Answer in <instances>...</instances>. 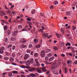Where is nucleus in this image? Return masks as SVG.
<instances>
[{
  "label": "nucleus",
  "instance_id": "nucleus-45",
  "mask_svg": "<svg viewBox=\"0 0 77 77\" xmlns=\"http://www.w3.org/2000/svg\"><path fill=\"white\" fill-rule=\"evenodd\" d=\"M27 29H26V28H24L22 30V31H27Z\"/></svg>",
  "mask_w": 77,
  "mask_h": 77
},
{
  "label": "nucleus",
  "instance_id": "nucleus-32",
  "mask_svg": "<svg viewBox=\"0 0 77 77\" xmlns=\"http://www.w3.org/2000/svg\"><path fill=\"white\" fill-rule=\"evenodd\" d=\"M53 65L54 66V67H52L51 68V69H54V68H56V66H55V65L54 63Z\"/></svg>",
  "mask_w": 77,
  "mask_h": 77
},
{
  "label": "nucleus",
  "instance_id": "nucleus-5",
  "mask_svg": "<svg viewBox=\"0 0 77 77\" xmlns=\"http://www.w3.org/2000/svg\"><path fill=\"white\" fill-rule=\"evenodd\" d=\"M18 33V32L17 31H16L13 32V33H12V36H17Z\"/></svg>",
  "mask_w": 77,
  "mask_h": 77
},
{
  "label": "nucleus",
  "instance_id": "nucleus-33",
  "mask_svg": "<svg viewBox=\"0 0 77 77\" xmlns=\"http://www.w3.org/2000/svg\"><path fill=\"white\" fill-rule=\"evenodd\" d=\"M66 47L68 45L69 46H70L71 45V44L69 43H67L66 44Z\"/></svg>",
  "mask_w": 77,
  "mask_h": 77
},
{
  "label": "nucleus",
  "instance_id": "nucleus-10",
  "mask_svg": "<svg viewBox=\"0 0 77 77\" xmlns=\"http://www.w3.org/2000/svg\"><path fill=\"white\" fill-rule=\"evenodd\" d=\"M6 15V14H5V13L4 11H0V15L3 16V15Z\"/></svg>",
  "mask_w": 77,
  "mask_h": 77
},
{
  "label": "nucleus",
  "instance_id": "nucleus-40",
  "mask_svg": "<svg viewBox=\"0 0 77 77\" xmlns=\"http://www.w3.org/2000/svg\"><path fill=\"white\" fill-rule=\"evenodd\" d=\"M30 52H31V51L29 50H27L26 51V52L27 53H30Z\"/></svg>",
  "mask_w": 77,
  "mask_h": 77
},
{
  "label": "nucleus",
  "instance_id": "nucleus-54",
  "mask_svg": "<svg viewBox=\"0 0 77 77\" xmlns=\"http://www.w3.org/2000/svg\"><path fill=\"white\" fill-rule=\"evenodd\" d=\"M50 9H54V7L53 6L51 5L50 7Z\"/></svg>",
  "mask_w": 77,
  "mask_h": 77
},
{
  "label": "nucleus",
  "instance_id": "nucleus-19",
  "mask_svg": "<svg viewBox=\"0 0 77 77\" xmlns=\"http://www.w3.org/2000/svg\"><path fill=\"white\" fill-rule=\"evenodd\" d=\"M56 36H57V38H60V35L58 33H56Z\"/></svg>",
  "mask_w": 77,
  "mask_h": 77
},
{
  "label": "nucleus",
  "instance_id": "nucleus-41",
  "mask_svg": "<svg viewBox=\"0 0 77 77\" xmlns=\"http://www.w3.org/2000/svg\"><path fill=\"white\" fill-rule=\"evenodd\" d=\"M8 76L10 77H12V73H10L8 74Z\"/></svg>",
  "mask_w": 77,
  "mask_h": 77
},
{
  "label": "nucleus",
  "instance_id": "nucleus-57",
  "mask_svg": "<svg viewBox=\"0 0 77 77\" xmlns=\"http://www.w3.org/2000/svg\"><path fill=\"white\" fill-rule=\"evenodd\" d=\"M8 38H6L5 39V42H8Z\"/></svg>",
  "mask_w": 77,
  "mask_h": 77
},
{
  "label": "nucleus",
  "instance_id": "nucleus-26",
  "mask_svg": "<svg viewBox=\"0 0 77 77\" xmlns=\"http://www.w3.org/2000/svg\"><path fill=\"white\" fill-rule=\"evenodd\" d=\"M36 48H40L41 47V45H37L35 46Z\"/></svg>",
  "mask_w": 77,
  "mask_h": 77
},
{
  "label": "nucleus",
  "instance_id": "nucleus-56",
  "mask_svg": "<svg viewBox=\"0 0 77 77\" xmlns=\"http://www.w3.org/2000/svg\"><path fill=\"white\" fill-rule=\"evenodd\" d=\"M12 46V45H10L8 46V48H10V47H11Z\"/></svg>",
  "mask_w": 77,
  "mask_h": 77
},
{
  "label": "nucleus",
  "instance_id": "nucleus-43",
  "mask_svg": "<svg viewBox=\"0 0 77 77\" xmlns=\"http://www.w3.org/2000/svg\"><path fill=\"white\" fill-rule=\"evenodd\" d=\"M4 59H5V60H8V59H9V58L7 57H4Z\"/></svg>",
  "mask_w": 77,
  "mask_h": 77
},
{
  "label": "nucleus",
  "instance_id": "nucleus-28",
  "mask_svg": "<svg viewBox=\"0 0 77 77\" xmlns=\"http://www.w3.org/2000/svg\"><path fill=\"white\" fill-rule=\"evenodd\" d=\"M35 57H38V54L37 53H35L34 54Z\"/></svg>",
  "mask_w": 77,
  "mask_h": 77
},
{
  "label": "nucleus",
  "instance_id": "nucleus-20",
  "mask_svg": "<svg viewBox=\"0 0 77 77\" xmlns=\"http://www.w3.org/2000/svg\"><path fill=\"white\" fill-rule=\"evenodd\" d=\"M34 41L35 44H37L38 42V39H35L34 40Z\"/></svg>",
  "mask_w": 77,
  "mask_h": 77
},
{
  "label": "nucleus",
  "instance_id": "nucleus-16",
  "mask_svg": "<svg viewBox=\"0 0 77 77\" xmlns=\"http://www.w3.org/2000/svg\"><path fill=\"white\" fill-rule=\"evenodd\" d=\"M27 23H28V24H29V27H30L31 28H32V26H31V25L32 24V22H30L27 21Z\"/></svg>",
  "mask_w": 77,
  "mask_h": 77
},
{
  "label": "nucleus",
  "instance_id": "nucleus-47",
  "mask_svg": "<svg viewBox=\"0 0 77 77\" xmlns=\"http://www.w3.org/2000/svg\"><path fill=\"white\" fill-rule=\"evenodd\" d=\"M54 5H57V4H58V2H57V1H55L54 2Z\"/></svg>",
  "mask_w": 77,
  "mask_h": 77
},
{
  "label": "nucleus",
  "instance_id": "nucleus-12",
  "mask_svg": "<svg viewBox=\"0 0 77 77\" xmlns=\"http://www.w3.org/2000/svg\"><path fill=\"white\" fill-rule=\"evenodd\" d=\"M12 73L13 74H18V72L15 71V70H14L12 72Z\"/></svg>",
  "mask_w": 77,
  "mask_h": 77
},
{
  "label": "nucleus",
  "instance_id": "nucleus-14",
  "mask_svg": "<svg viewBox=\"0 0 77 77\" xmlns=\"http://www.w3.org/2000/svg\"><path fill=\"white\" fill-rule=\"evenodd\" d=\"M37 70L38 73H41V69L40 68H38L37 69Z\"/></svg>",
  "mask_w": 77,
  "mask_h": 77
},
{
  "label": "nucleus",
  "instance_id": "nucleus-63",
  "mask_svg": "<svg viewBox=\"0 0 77 77\" xmlns=\"http://www.w3.org/2000/svg\"><path fill=\"white\" fill-rule=\"evenodd\" d=\"M61 31L63 32L64 31L63 29V28H61Z\"/></svg>",
  "mask_w": 77,
  "mask_h": 77
},
{
  "label": "nucleus",
  "instance_id": "nucleus-17",
  "mask_svg": "<svg viewBox=\"0 0 77 77\" xmlns=\"http://www.w3.org/2000/svg\"><path fill=\"white\" fill-rule=\"evenodd\" d=\"M33 70H35V69L34 68H31L30 69H29V71L32 72Z\"/></svg>",
  "mask_w": 77,
  "mask_h": 77
},
{
  "label": "nucleus",
  "instance_id": "nucleus-53",
  "mask_svg": "<svg viewBox=\"0 0 77 77\" xmlns=\"http://www.w3.org/2000/svg\"><path fill=\"white\" fill-rule=\"evenodd\" d=\"M61 56H62V57H65V55L63 54H61Z\"/></svg>",
  "mask_w": 77,
  "mask_h": 77
},
{
  "label": "nucleus",
  "instance_id": "nucleus-2",
  "mask_svg": "<svg viewBox=\"0 0 77 77\" xmlns=\"http://www.w3.org/2000/svg\"><path fill=\"white\" fill-rule=\"evenodd\" d=\"M20 67V68H26V69H29V68H30V67L29 66H25L23 65H19Z\"/></svg>",
  "mask_w": 77,
  "mask_h": 77
},
{
  "label": "nucleus",
  "instance_id": "nucleus-29",
  "mask_svg": "<svg viewBox=\"0 0 77 77\" xmlns=\"http://www.w3.org/2000/svg\"><path fill=\"white\" fill-rule=\"evenodd\" d=\"M7 34L8 35H10V34H11V32H10V30H8L7 31Z\"/></svg>",
  "mask_w": 77,
  "mask_h": 77
},
{
  "label": "nucleus",
  "instance_id": "nucleus-25",
  "mask_svg": "<svg viewBox=\"0 0 77 77\" xmlns=\"http://www.w3.org/2000/svg\"><path fill=\"white\" fill-rule=\"evenodd\" d=\"M14 59L13 58L11 57L10 60V62H13V61H14Z\"/></svg>",
  "mask_w": 77,
  "mask_h": 77
},
{
  "label": "nucleus",
  "instance_id": "nucleus-23",
  "mask_svg": "<svg viewBox=\"0 0 77 77\" xmlns=\"http://www.w3.org/2000/svg\"><path fill=\"white\" fill-rule=\"evenodd\" d=\"M22 28L23 26H22V25H20L18 26V28L19 29H22Z\"/></svg>",
  "mask_w": 77,
  "mask_h": 77
},
{
  "label": "nucleus",
  "instance_id": "nucleus-3",
  "mask_svg": "<svg viewBox=\"0 0 77 77\" xmlns=\"http://www.w3.org/2000/svg\"><path fill=\"white\" fill-rule=\"evenodd\" d=\"M48 33H44L42 34V36H43L44 38H48L49 39H50V37H48Z\"/></svg>",
  "mask_w": 77,
  "mask_h": 77
},
{
  "label": "nucleus",
  "instance_id": "nucleus-8",
  "mask_svg": "<svg viewBox=\"0 0 77 77\" xmlns=\"http://www.w3.org/2000/svg\"><path fill=\"white\" fill-rule=\"evenodd\" d=\"M36 77V75H35V74L32 73L30 74L29 75V76L28 77Z\"/></svg>",
  "mask_w": 77,
  "mask_h": 77
},
{
  "label": "nucleus",
  "instance_id": "nucleus-58",
  "mask_svg": "<svg viewBox=\"0 0 77 77\" xmlns=\"http://www.w3.org/2000/svg\"><path fill=\"white\" fill-rule=\"evenodd\" d=\"M32 45H29V48H32Z\"/></svg>",
  "mask_w": 77,
  "mask_h": 77
},
{
  "label": "nucleus",
  "instance_id": "nucleus-4",
  "mask_svg": "<svg viewBox=\"0 0 77 77\" xmlns=\"http://www.w3.org/2000/svg\"><path fill=\"white\" fill-rule=\"evenodd\" d=\"M30 57V55L27 54H26L25 55V57H24V60H27V59Z\"/></svg>",
  "mask_w": 77,
  "mask_h": 77
},
{
  "label": "nucleus",
  "instance_id": "nucleus-59",
  "mask_svg": "<svg viewBox=\"0 0 77 77\" xmlns=\"http://www.w3.org/2000/svg\"><path fill=\"white\" fill-rule=\"evenodd\" d=\"M48 57H45V60L46 61H47L48 60Z\"/></svg>",
  "mask_w": 77,
  "mask_h": 77
},
{
  "label": "nucleus",
  "instance_id": "nucleus-39",
  "mask_svg": "<svg viewBox=\"0 0 77 77\" xmlns=\"http://www.w3.org/2000/svg\"><path fill=\"white\" fill-rule=\"evenodd\" d=\"M66 14L67 15H70L71 13H70V12H68L66 13Z\"/></svg>",
  "mask_w": 77,
  "mask_h": 77
},
{
  "label": "nucleus",
  "instance_id": "nucleus-6",
  "mask_svg": "<svg viewBox=\"0 0 77 77\" xmlns=\"http://www.w3.org/2000/svg\"><path fill=\"white\" fill-rule=\"evenodd\" d=\"M35 62H36V65L37 66H39V62H38V59H35Z\"/></svg>",
  "mask_w": 77,
  "mask_h": 77
},
{
  "label": "nucleus",
  "instance_id": "nucleus-55",
  "mask_svg": "<svg viewBox=\"0 0 77 77\" xmlns=\"http://www.w3.org/2000/svg\"><path fill=\"white\" fill-rule=\"evenodd\" d=\"M72 30H75V26H72Z\"/></svg>",
  "mask_w": 77,
  "mask_h": 77
},
{
  "label": "nucleus",
  "instance_id": "nucleus-21",
  "mask_svg": "<svg viewBox=\"0 0 77 77\" xmlns=\"http://www.w3.org/2000/svg\"><path fill=\"white\" fill-rule=\"evenodd\" d=\"M42 70L43 72H45L46 71V69H45V67H43L42 68Z\"/></svg>",
  "mask_w": 77,
  "mask_h": 77
},
{
  "label": "nucleus",
  "instance_id": "nucleus-42",
  "mask_svg": "<svg viewBox=\"0 0 77 77\" xmlns=\"http://www.w3.org/2000/svg\"><path fill=\"white\" fill-rule=\"evenodd\" d=\"M51 51V50L48 49H47L46 50L47 53H48V52H50Z\"/></svg>",
  "mask_w": 77,
  "mask_h": 77
},
{
  "label": "nucleus",
  "instance_id": "nucleus-9",
  "mask_svg": "<svg viewBox=\"0 0 77 77\" xmlns=\"http://www.w3.org/2000/svg\"><path fill=\"white\" fill-rule=\"evenodd\" d=\"M30 61L29 60H27V61L26 63V65L27 66H30V65L31 63Z\"/></svg>",
  "mask_w": 77,
  "mask_h": 77
},
{
  "label": "nucleus",
  "instance_id": "nucleus-22",
  "mask_svg": "<svg viewBox=\"0 0 77 77\" xmlns=\"http://www.w3.org/2000/svg\"><path fill=\"white\" fill-rule=\"evenodd\" d=\"M5 55L6 56H9L10 55V53H9L8 52H5Z\"/></svg>",
  "mask_w": 77,
  "mask_h": 77
},
{
  "label": "nucleus",
  "instance_id": "nucleus-30",
  "mask_svg": "<svg viewBox=\"0 0 77 77\" xmlns=\"http://www.w3.org/2000/svg\"><path fill=\"white\" fill-rule=\"evenodd\" d=\"M12 56L13 57H15V53H13L12 54Z\"/></svg>",
  "mask_w": 77,
  "mask_h": 77
},
{
  "label": "nucleus",
  "instance_id": "nucleus-35",
  "mask_svg": "<svg viewBox=\"0 0 77 77\" xmlns=\"http://www.w3.org/2000/svg\"><path fill=\"white\" fill-rule=\"evenodd\" d=\"M4 30H7V26L6 25L5 26H4Z\"/></svg>",
  "mask_w": 77,
  "mask_h": 77
},
{
  "label": "nucleus",
  "instance_id": "nucleus-31",
  "mask_svg": "<svg viewBox=\"0 0 77 77\" xmlns=\"http://www.w3.org/2000/svg\"><path fill=\"white\" fill-rule=\"evenodd\" d=\"M3 53H4L3 50L2 49H0V53H1V54H3Z\"/></svg>",
  "mask_w": 77,
  "mask_h": 77
},
{
  "label": "nucleus",
  "instance_id": "nucleus-24",
  "mask_svg": "<svg viewBox=\"0 0 77 77\" xmlns=\"http://www.w3.org/2000/svg\"><path fill=\"white\" fill-rule=\"evenodd\" d=\"M16 38H11V40L12 41H16Z\"/></svg>",
  "mask_w": 77,
  "mask_h": 77
},
{
  "label": "nucleus",
  "instance_id": "nucleus-37",
  "mask_svg": "<svg viewBox=\"0 0 77 77\" xmlns=\"http://www.w3.org/2000/svg\"><path fill=\"white\" fill-rule=\"evenodd\" d=\"M67 63L68 64H70V63H72V62H71V61H70L69 60H68L67 61Z\"/></svg>",
  "mask_w": 77,
  "mask_h": 77
},
{
  "label": "nucleus",
  "instance_id": "nucleus-49",
  "mask_svg": "<svg viewBox=\"0 0 77 77\" xmlns=\"http://www.w3.org/2000/svg\"><path fill=\"white\" fill-rule=\"evenodd\" d=\"M6 12L7 13V14H9V13L11 12V11L10 10H8L6 11Z\"/></svg>",
  "mask_w": 77,
  "mask_h": 77
},
{
  "label": "nucleus",
  "instance_id": "nucleus-1",
  "mask_svg": "<svg viewBox=\"0 0 77 77\" xmlns=\"http://www.w3.org/2000/svg\"><path fill=\"white\" fill-rule=\"evenodd\" d=\"M41 57H44L45 56V52L44 50L41 51L40 54Z\"/></svg>",
  "mask_w": 77,
  "mask_h": 77
},
{
  "label": "nucleus",
  "instance_id": "nucleus-18",
  "mask_svg": "<svg viewBox=\"0 0 77 77\" xmlns=\"http://www.w3.org/2000/svg\"><path fill=\"white\" fill-rule=\"evenodd\" d=\"M53 49L55 51L56 50H58V48H57V47L56 46H54L53 47Z\"/></svg>",
  "mask_w": 77,
  "mask_h": 77
},
{
  "label": "nucleus",
  "instance_id": "nucleus-44",
  "mask_svg": "<svg viewBox=\"0 0 77 77\" xmlns=\"http://www.w3.org/2000/svg\"><path fill=\"white\" fill-rule=\"evenodd\" d=\"M51 56H52V54H50V53H49V54H48V56L49 57H51Z\"/></svg>",
  "mask_w": 77,
  "mask_h": 77
},
{
  "label": "nucleus",
  "instance_id": "nucleus-62",
  "mask_svg": "<svg viewBox=\"0 0 77 77\" xmlns=\"http://www.w3.org/2000/svg\"><path fill=\"white\" fill-rule=\"evenodd\" d=\"M34 52L32 51L31 52V53L30 54L31 55H33Z\"/></svg>",
  "mask_w": 77,
  "mask_h": 77
},
{
  "label": "nucleus",
  "instance_id": "nucleus-27",
  "mask_svg": "<svg viewBox=\"0 0 77 77\" xmlns=\"http://www.w3.org/2000/svg\"><path fill=\"white\" fill-rule=\"evenodd\" d=\"M21 47H22L23 48H26V45L22 44L21 45Z\"/></svg>",
  "mask_w": 77,
  "mask_h": 77
},
{
  "label": "nucleus",
  "instance_id": "nucleus-36",
  "mask_svg": "<svg viewBox=\"0 0 77 77\" xmlns=\"http://www.w3.org/2000/svg\"><path fill=\"white\" fill-rule=\"evenodd\" d=\"M2 22H3V23H5L6 24H8V23L7 22L4 20H2Z\"/></svg>",
  "mask_w": 77,
  "mask_h": 77
},
{
  "label": "nucleus",
  "instance_id": "nucleus-13",
  "mask_svg": "<svg viewBox=\"0 0 77 77\" xmlns=\"http://www.w3.org/2000/svg\"><path fill=\"white\" fill-rule=\"evenodd\" d=\"M17 56H19L20 58H22V57H23V55H21V54L20 53L17 54Z\"/></svg>",
  "mask_w": 77,
  "mask_h": 77
},
{
  "label": "nucleus",
  "instance_id": "nucleus-60",
  "mask_svg": "<svg viewBox=\"0 0 77 77\" xmlns=\"http://www.w3.org/2000/svg\"><path fill=\"white\" fill-rule=\"evenodd\" d=\"M14 8V5H13L11 6V9H13Z\"/></svg>",
  "mask_w": 77,
  "mask_h": 77
},
{
  "label": "nucleus",
  "instance_id": "nucleus-15",
  "mask_svg": "<svg viewBox=\"0 0 77 77\" xmlns=\"http://www.w3.org/2000/svg\"><path fill=\"white\" fill-rule=\"evenodd\" d=\"M54 59V57H53L50 58L49 60V62H51V61L53 60Z\"/></svg>",
  "mask_w": 77,
  "mask_h": 77
},
{
  "label": "nucleus",
  "instance_id": "nucleus-7",
  "mask_svg": "<svg viewBox=\"0 0 77 77\" xmlns=\"http://www.w3.org/2000/svg\"><path fill=\"white\" fill-rule=\"evenodd\" d=\"M52 72L53 74H56V75H57L58 73L57 71L55 69L53 70H52Z\"/></svg>",
  "mask_w": 77,
  "mask_h": 77
},
{
  "label": "nucleus",
  "instance_id": "nucleus-50",
  "mask_svg": "<svg viewBox=\"0 0 77 77\" xmlns=\"http://www.w3.org/2000/svg\"><path fill=\"white\" fill-rule=\"evenodd\" d=\"M34 61V60L32 58L30 60V62L31 63H32V62H33Z\"/></svg>",
  "mask_w": 77,
  "mask_h": 77
},
{
  "label": "nucleus",
  "instance_id": "nucleus-64",
  "mask_svg": "<svg viewBox=\"0 0 77 77\" xmlns=\"http://www.w3.org/2000/svg\"><path fill=\"white\" fill-rule=\"evenodd\" d=\"M5 71H11V69H5Z\"/></svg>",
  "mask_w": 77,
  "mask_h": 77
},
{
  "label": "nucleus",
  "instance_id": "nucleus-38",
  "mask_svg": "<svg viewBox=\"0 0 77 77\" xmlns=\"http://www.w3.org/2000/svg\"><path fill=\"white\" fill-rule=\"evenodd\" d=\"M35 12V10H33L32 11V14H34Z\"/></svg>",
  "mask_w": 77,
  "mask_h": 77
},
{
  "label": "nucleus",
  "instance_id": "nucleus-48",
  "mask_svg": "<svg viewBox=\"0 0 77 77\" xmlns=\"http://www.w3.org/2000/svg\"><path fill=\"white\" fill-rule=\"evenodd\" d=\"M15 48V46L14 45L13 46L12 48V49L13 50H14Z\"/></svg>",
  "mask_w": 77,
  "mask_h": 77
},
{
  "label": "nucleus",
  "instance_id": "nucleus-51",
  "mask_svg": "<svg viewBox=\"0 0 77 77\" xmlns=\"http://www.w3.org/2000/svg\"><path fill=\"white\" fill-rule=\"evenodd\" d=\"M6 73L4 72V73H3L2 75L3 76L2 77H5V75H6Z\"/></svg>",
  "mask_w": 77,
  "mask_h": 77
},
{
  "label": "nucleus",
  "instance_id": "nucleus-46",
  "mask_svg": "<svg viewBox=\"0 0 77 77\" xmlns=\"http://www.w3.org/2000/svg\"><path fill=\"white\" fill-rule=\"evenodd\" d=\"M64 70H65V73H67V72H68V71H67L68 70L67 69H66V68L65 69H64Z\"/></svg>",
  "mask_w": 77,
  "mask_h": 77
},
{
  "label": "nucleus",
  "instance_id": "nucleus-11",
  "mask_svg": "<svg viewBox=\"0 0 77 77\" xmlns=\"http://www.w3.org/2000/svg\"><path fill=\"white\" fill-rule=\"evenodd\" d=\"M20 41L21 42H22V43H24V42H26L27 41L26 40H24V39L22 38L20 39Z\"/></svg>",
  "mask_w": 77,
  "mask_h": 77
},
{
  "label": "nucleus",
  "instance_id": "nucleus-52",
  "mask_svg": "<svg viewBox=\"0 0 77 77\" xmlns=\"http://www.w3.org/2000/svg\"><path fill=\"white\" fill-rule=\"evenodd\" d=\"M5 48L4 47H2L1 48L0 50H5Z\"/></svg>",
  "mask_w": 77,
  "mask_h": 77
},
{
  "label": "nucleus",
  "instance_id": "nucleus-34",
  "mask_svg": "<svg viewBox=\"0 0 77 77\" xmlns=\"http://www.w3.org/2000/svg\"><path fill=\"white\" fill-rule=\"evenodd\" d=\"M60 44L61 45V46H63V45H64V43L63 42H60Z\"/></svg>",
  "mask_w": 77,
  "mask_h": 77
},
{
  "label": "nucleus",
  "instance_id": "nucleus-61",
  "mask_svg": "<svg viewBox=\"0 0 77 77\" xmlns=\"http://www.w3.org/2000/svg\"><path fill=\"white\" fill-rule=\"evenodd\" d=\"M26 20H28V21H31V19H30L29 18H27L26 19Z\"/></svg>",
  "mask_w": 77,
  "mask_h": 77
}]
</instances>
